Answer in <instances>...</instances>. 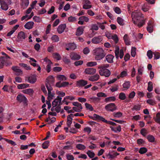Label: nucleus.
Returning <instances> with one entry per match:
<instances>
[{"label":"nucleus","mask_w":160,"mask_h":160,"mask_svg":"<svg viewBox=\"0 0 160 160\" xmlns=\"http://www.w3.org/2000/svg\"><path fill=\"white\" fill-rule=\"evenodd\" d=\"M90 118L94 120H99L105 122L106 119L102 116L96 114H94L92 116H90Z\"/></svg>","instance_id":"10"},{"label":"nucleus","mask_w":160,"mask_h":160,"mask_svg":"<svg viewBox=\"0 0 160 160\" xmlns=\"http://www.w3.org/2000/svg\"><path fill=\"white\" fill-rule=\"evenodd\" d=\"M2 54L3 56L0 58V61L2 64V65H0V68H2L4 65L9 66L12 64V63L8 60V59L10 58V57L4 52H2Z\"/></svg>","instance_id":"3"},{"label":"nucleus","mask_w":160,"mask_h":160,"mask_svg":"<svg viewBox=\"0 0 160 160\" xmlns=\"http://www.w3.org/2000/svg\"><path fill=\"white\" fill-rule=\"evenodd\" d=\"M153 89V84L151 82H148V87L147 88L148 90L150 92L152 91Z\"/></svg>","instance_id":"48"},{"label":"nucleus","mask_w":160,"mask_h":160,"mask_svg":"<svg viewBox=\"0 0 160 160\" xmlns=\"http://www.w3.org/2000/svg\"><path fill=\"white\" fill-rule=\"evenodd\" d=\"M62 98L58 97V98L55 99L52 102V106L53 107H55L57 105H59L61 102Z\"/></svg>","instance_id":"25"},{"label":"nucleus","mask_w":160,"mask_h":160,"mask_svg":"<svg viewBox=\"0 0 160 160\" xmlns=\"http://www.w3.org/2000/svg\"><path fill=\"white\" fill-rule=\"evenodd\" d=\"M66 156L68 160H74V158L73 156L71 154H67Z\"/></svg>","instance_id":"64"},{"label":"nucleus","mask_w":160,"mask_h":160,"mask_svg":"<svg viewBox=\"0 0 160 160\" xmlns=\"http://www.w3.org/2000/svg\"><path fill=\"white\" fill-rule=\"evenodd\" d=\"M33 20L35 22H40L42 21L41 18L39 17L35 16L33 18Z\"/></svg>","instance_id":"59"},{"label":"nucleus","mask_w":160,"mask_h":160,"mask_svg":"<svg viewBox=\"0 0 160 160\" xmlns=\"http://www.w3.org/2000/svg\"><path fill=\"white\" fill-rule=\"evenodd\" d=\"M51 39L53 42H56L59 41V38L57 35H53L51 37Z\"/></svg>","instance_id":"45"},{"label":"nucleus","mask_w":160,"mask_h":160,"mask_svg":"<svg viewBox=\"0 0 160 160\" xmlns=\"http://www.w3.org/2000/svg\"><path fill=\"white\" fill-rule=\"evenodd\" d=\"M19 65L22 67L24 68L26 70H29L31 69L30 67L29 66H28L27 64L23 63H20Z\"/></svg>","instance_id":"43"},{"label":"nucleus","mask_w":160,"mask_h":160,"mask_svg":"<svg viewBox=\"0 0 160 160\" xmlns=\"http://www.w3.org/2000/svg\"><path fill=\"white\" fill-rule=\"evenodd\" d=\"M130 82H126L123 84V86L125 89H127L129 88L130 87Z\"/></svg>","instance_id":"54"},{"label":"nucleus","mask_w":160,"mask_h":160,"mask_svg":"<svg viewBox=\"0 0 160 160\" xmlns=\"http://www.w3.org/2000/svg\"><path fill=\"white\" fill-rule=\"evenodd\" d=\"M118 23L120 25L122 26L124 25V20L120 17H118L117 19Z\"/></svg>","instance_id":"44"},{"label":"nucleus","mask_w":160,"mask_h":160,"mask_svg":"<svg viewBox=\"0 0 160 160\" xmlns=\"http://www.w3.org/2000/svg\"><path fill=\"white\" fill-rule=\"evenodd\" d=\"M57 78L58 80L60 81H65L67 79V78L63 75L59 74L57 76Z\"/></svg>","instance_id":"40"},{"label":"nucleus","mask_w":160,"mask_h":160,"mask_svg":"<svg viewBox=\"0 0 160 160\" xmlns=\"http://www.w3.org/2000/svg\"><path fill=\"white\" fill-rule=\"evenodd\" d=\"M102 40V36H99L93 38L92 40V42L94 44H98L101 42Z\"/></svg>","instance_id":"15"},{"label":"nucleus","mask_w":160,"mask_h":160,"mask_svg":"<svg viewBox=\"0 0 160 160\" xmlns=\"http://www.w3.org/2000/svg\"><path fill=\"white\" fill-rule=\"evenodd\" d=\"M110 128H111V129L112 131H114L115 132H120L121 130V126L119 125L117 127L111 126H110Z\"/></svg>","instance_id":"32"},{"label":"nucleus","mask_w":160,"mask_h":160,"mask_svg":"<svg viewBox=\"0 0 160 160\" xmlns=\"http://www.w3.org/2000/svg\"><path fill=\"white\" fill-rule=\"evenodd\" d=\"M97 65V63L96 62H90L87 63L86 65L88 67H93L96 66Z\"/></svg>","instance_id":"52"},{"label":"nucleus","mask_w":160,"mask_h":160,"mask_svg":"<svg viewBox=\"0 0 160 160\" xmlns=\"http://www.w3.org/2000/svg\"><path fill=\"white\" fill-rule=\"evenodd\" d=\"M122 114L120 112H114L113 113V116L116 118H120L122 116Z\"/></svg>","instance_id":"60"},{"label":"nucleus","mask_w":160,"mask_h":160,"mask_svg":"<svg viewBox=\"0 0 160 160\" xmlns=\"http://www.w3.org/2000/svg\"><path fill=\"white\" fill-rule=\"evenodd\" d=\"M29 4V2L28 0H22L21 3V5L23 9H24L28 6Z\"/></svg>","instance_id":"34"},{"label":"nucleus","mask_w":160,"mask_h":160,"mask_svg":"<svg viewBox=\"0 0 160 160\" xmlns=\"http://www.w3.org/2000/svg\"><path fill=\"white\" fill-rule=\"evenodd\" d=\"M16 99L17 101L20 102H23L24 104L27 105V99L26 97L22 94H18L17 97Z\"/></svg>","instance_id":"6"},{"label":"nucleus","mask_w":160,"mask_h":160,"mask_svg":"<svg viewBox=\"0 0 160 160\" xmlns=\"http://www.w3.org/2000/svg\"><path fill=\"white\" fill-rule=\"evenodd\" d=\"M72 105L75 106V107H76L79 109H82L81 104L78 102H72Z\"/></svg>","instance_id":"49"},{"label":"nucleus","mask_w":160,"mask_h":160,"mask_svg":"<svg viewBox=\"0 0 160 160\" xmlns=\"http://www.w3.org/2000/svg\"><path fill=\"white\" fill-rule=\"evenodd\" d=\"M137 143L139 145H143L145 143V142L142 139H139L137 140Z\"/></svg>","instance_id":"57"},{"label":"nucleus","mask_w":160,"mask_h":160,"mask_svg":"<svg viewBox=\"0 0 160 160\" xmlns=\"http://www.w3.org/2000/svg\"><path fill=\"white\" fill-rule=\"evenodd\" d=\"M12 69L15 72V74L18 75H22L23 74V72L17 66H13L12 68Z\"/></svg>","instance_id":"12"},{"label":"nucleus","mask_w":160,"mask_h":160,"mask_svg":"<svg viewBox=\"0 0 160 160\" xmlns=\"http://www.w3.org/2000/svg\"><path fill=\"white\" fill-rule=\"evenodd\" d=\"M105 109L107 111L112 112L116 109V107L114 103H111L106 105Z\"/></svg>","instance_id":"9"},{"label":"nucleus","mask_w":160,"mask_h":160,"mask_svg":"<svg viewBox=\"0 0 160 160\" xmlns=\"http://www.w3.org/2000/svg\"><path fill=\"white\" fill-rule=\"evenodd\" d=\"M79 20H82L83 21H85L86 22H88L89 19L87 17L85 16H83L80 17L79 18Z\"/></svg>","instance_id":"58"},{"label":"nucleus","mask_w":160,"mask_h":160,"mask_svg":"<svg viewBox=\"0 0 160 160\" xmlns=\"http://www.w3.org/2000/svg\"><path fill=\"white\" fill-rule=\"evenodd\" d=\"M70 58L71 59L76 60L79 59L80 58V56L76 53L72 52L70 53Z\"/></svg>","instance_id":"20"},{"label":"nucleus","mask_w":160,"mask_h":160,"mask_svg":"<svg viewBox=\"0 0 160 160\" xmlns=\"http://www.w3.org/2000/svg\"><path fill=\"white\" fill-rule=\"evenodd\" d=\"M54 78L52 76H49L47 79L46 87H47V85L52 87V86L54 84Z\"/></svg>","instance_id":"11"},{"label":"nucleus","mask_w":160,"mask_h":160,"mask_svg":"<svg viewBox=\"0 0 160 160\" xmlns=\"http://www.w3.org/2000/svg\"><path fill=\"white\" fill-rule=\"evenodd\" d=\"M119 98L122 100H124L126 98L125 94L123 92L120 93L119 97Z\"/></svg>","instance_id":"63"},{"label":"nucleus","mask_w":160,"mask_h":160,"mask_svg":"<svg viewBox=\"0 0 160 160\" xmlns=\"http://www.w3.org/2000/svg\"><path fill=\"white\" fill-rule=\"evenodd\" d=\"M115 53L117 58H118L119 57L120 58H122L124 55L123 50L121 49L119 51V47H117L115 51Z\"/></svg>","instance_id":"7"},{"label":"nucleus","mask_w":160,"mask_h":160,"mask_svg":"<svg viewBox=\"0 0 160 160\" xmlns=\"http://www.w3.org/2000/svg\"><path fill=\"white\" fill-rule=\"evenodd\" d=\"M52 56L53 58L57 60H59L61 58V57L59 54L57 52H54L52 54Z\"/></svg>","instance_id":"37"},{"label":"nucleus","mask_w":160,"mask_h":160,"mask_svg":"<svg viewBox=\"0 0 160 160\" xmlns=\"http://www.w3.org/2000/svg\"><path fill=\"white\" fill-rule=\"evenodd\" d=\"M28 82L32 84L35 83L37 80L36 76L35 75H31L26 78Z\"/></svg>","instance_id":"13"},{"label":"nucleus","mask_w":160,"mask_h":160,"mask_svg":"<svg viewBox=\"0 0 160 160\" xmlns=\"http://www.w3.org/2000/svg\"><path fill=\"white\" fill-rule=\"evenodd\" d=\"M67 46L68 48H66V49L67 50H74L76 48V46L75 44L74 43H69L68 44Z\"/></svg>","instance_id":"27"},{"label":"nucleus","mask_w":160,"mask_h":160,"mask_svg":"<svg viewBox=\"0 0 160 160\" xmlns=\"http://www.w3.org/2000/svg\"><path fill=\"white\" fill-rule=\"evenodd\" d=\"M119 155V153L113 151L109 152L107 155V157L108 159H112Z\"/></svg>","instance_id":"19"},{"label":"nucleus","mask_w":160,"mask_h":160,"mask_svg":"<svg viewBox=\"0 0 160 160\" xmlns=\"http://www.w3.org/2000/svg\"><path fill=\"white\" fill-rule=\"evenodd\" d=\"M116 100V98L114 97H110L106 98L105 99V101L106 102L114 101Z\"/></svg>","instance_id":"46"},{"label":"nucleus","mask_w":160,"mask_h":160,"mask_svg":"<svg viewBox=\"0 0 160 160\" xmlns=\"http://www.w3.org/2000/svg\"><path fill=\"white\" fill-rule=\"evenodd\" d=\"M29 59L30 60V61L29 62L31 65L34 67H37L38 66V64L35 63L37 62V61L35 59L31 58H30Z\"/></svg>","instance_id":"39"},{"label":"nucleus","mask_w":160,"mask_h":160,"mask_svg":"<svg viewBox=\"0 0 160 160\" xmlns=\"http://www.w3.org/2000/svg\"><path fill=\"white\" fill-rule=\"evenodd\" d=\"M86 153L88 155V157H89L91 158H93L95 155L94 153L93 152H91L89 150Z\"/></svg>","instance_id":"56"},{"label":"nucleus","mask_w":160,"mask_h":160,"mask_svg":"<svg viewBox=\"0 0 160 160\" xmlns=\"http://www.w3.org/2000/svg\"><path fill=\"white\" fill-rule=\"evenodd\" d=\"M93 54L96 60L102 59L105 56L104 50L101 48H97L93 50Z\"/></svg>","instance_id":"2"},{"label":"nucleus","mask_w":160,"mask_h":160,"mask_svg":"<svg viewBox=\"0 0 160 160\" xmlns=\"http://www.w3.org/2000/svg\"><path fill=\"white\" fill-rule=\"evenodd\" d=\"M29 87V84L24 83L18 84L17 86V88L19 89H22Z\"/></svg>","instance_id":"29"},{"label":"nucleus","mask_w":160,"mask_h":160,"mask_svg":"<svg viewBox=\"0 0 160 160\" xmlns=\"http://www.w3.org/2000/svg\"><path fill=\"white\" fill-rule=\"evenodd\" d=\"M75 99V97L73 96H66L64 98L62 101L63 103H64L66 105H68L69 103V100L70 101H73Z\"/></svg>","instance_id":"18"},{"label":"nucleus","mask_w":160,"mask_h":160,"mask_svg":"<svg viewBox=\"0 0 160 160\" xmlns=\"http://www.w3.org/2000/svg\"><path fill=\"white\" fill-rule=\"evenodd\" d=\"M83 131L84 132L87 133L88 134H89L91 132V129L89 127H87L84 128Z\"/></svg>","instance_id":"50"},{"label":"nucleus","mask_w":160,"mask_h":160,"mask_svg":"<svg viewBox=\"0 0 160 160\" xmlns=\"http://www.w3.org/2000/svg\"><path fill=\"white\" fill-rule=\"evenodd\" d=\"M47 88L48 91V99L50 101L54 98V93L52 91V88L51 86L47 85Z\"/></svg>","instance_id":"4"},{"label":"nucleus","mask_w":160,"mask_h":160,"mask_svg":"<svg viewBox=\"0 0 160 160\" xmlns=\"http://www.w3.org/2000/svg\"><path fill=\"white\" fill-rule=\"evenodd\" d=\"M99 99L97 97H92L90 98V101L93 102H98Z\"/></svg>","instance_id":"61"},{"label":"nucleus","mask_w":160,"mask_h":160,"mask_svg":"<svg viewBox=\"0 0 160 160\" xmlns=\"http://www.w3.org/2000/svg\"><path fill=\"white\" fill-rule=\"evenodd\" d=\"M66 26L65 24H62L59 26L57 29V31L58 32L59 34H61L62 33L65 28Z\"/></svg>","instance_id":"23"},{"label":"nucleus","mask_w":160,"mask_h":160,"mask_svg":"<svg viewBox=\"0 0 160 160\" xmlns=\"http://www.w3.org/2000/svg\"><path fill=\"white\" fill-rule=\"evenodd\" d=\"M114 57V56L111 54H108L106 56V59L107 61L110 63L113 62V59Z\"/></svg>","instance_id":"31"},{"label":"nucleus","mask_w":160,"mask_h":160,"mask_svg":"<svg viewBox=\"0 0 160 160\" xmlns=\"http://www.w3.org/2000/svg\"><path fill=\"white\" fill-rule=\"evenodd\" d=\"M123 39L126 45H130V42L129 41V38L127 34H125L123 37Z\"/></svg>","instance_id":"38"},{"label":"nucleus","mask_w":160,"mask_h":160,"mask_svg":"<svg viewBox=\"0 0 160 160\" xmlns=\"http://www.w3.org/2000/svg\"><path fill=\"white\" fill-rule=\"evenodd\" d=\"M155 121L157 123L160 124V113H158L156 115Z\"/></svg>","instance_id":"62"},{"label":"nucleus","mask_w":160,"mask_h":160,"mask_svg":"<svg viewBox=\"0 0 160 160\" xmlns=\"http://www.w3.org/2000/svg\"><path fill=\"white\" fill-rule=\"evenodd\" d=\"M99 73L101 76H104L106 77H109L111 74L110 71L106 68H102L99 71Z\"/></svg>","instance_id":"5"},{"label":"nucleus","mask_w":160,"mask_h":160,"mask_svg":"<svg viewBox=\"0 0 160 160\" xmlns=\"http://www.w3.org/2000/svg\"><path fill=\"white\" fill-rule=\"evenodd\" d=\"M87 84V82L86 81L81 80L78 81L77 82V85L78 86H84Z\"/></svg>","instance_id":"35"},{"label":"nucleus","mask_w":160,"mask_h":160,"mask_svg":"<svg viewBox=\"0 0 160 160\" xmlns=\"http://www.w3.org/2000/svg\"><path fill=\"white\" fill-rule=\"evenodd\" d=\"M34 24V23L33 22H29L25 24L24 27L26 29H30L33 27Z\"/></svg>","instance_id":"26"},{"label":"nucleus","mask_w":160,"mask_h":160,"mask_svg":"<svg viewBox=\"0 0 160 160\" xmlns=\"http://www.w3.org/2000/svg\"><path fill=\"white\" fill-rule=\"evenodd\" d=\"M147 151V148L145 147H143L140 148L139 152L141 154H143L146 152Z\"/></svg>","instance_id":"51"},{"label":"nucleus","mask_w":160,"mask_h":160,"mask_svg":"<svg viewBox=\"0 0 160 160\" xmlns=\"http://www.w3.org/2000/svg\"><path fill=\"white\" fill-rule=\"evenodd\" d=\"M0 3L1 5V8L3 10L6 11L8 8V5L6 3L3 1H0Z\"/></svg>","instance_id":"24"},{"label":"nucleus","mask_w":160,"mask_h":160,"mask_svg":"<svg viewBox=\"0 0 160 160\" xmlns=\"http://www.w3.org/2000/svg\"><path fill=\"white\" fill-rule=\"evenodd\" d=\"M99 75L96 74L93 76L90 77L89 80L90 81L92 82L97 81L99 79Z\"/></svg>","instance_id":"36"},{"label":"nucleus","mask_w":160,"mask_h":160,"mask_svg":"<svg viewBox=\"0 0 160 160\" xmlns=\"http://www.w3.org/2000/svg\"><path fill=\"white\" fill-rule=\"evenodd\" d=\"M147 138L148 141L150 142H154L155 139L154 137L152 135H148L147 136Z\"/></svg>","instance_id":"53"},{"label":"nucleus","mask_w":160,"mask_h":160,"mask_svg":"<svg viewBox=\"0 0 160 160\" xmlns=\"http://www.w3.org/2000/svg\"><path fill=\"white\" fill-rule=\"evenodd\" d=\"M92 6L91 5V2L89 0H84L83 5V8L86 9H89L91 8Z\"/></svg>","instance_id":"14"},{"label":"nucleus","mask_w":160,"mask_h":160,"mask_svg":"<svg viewBox=\"0 0 160 160\" xmlns=\"http://www.w3.org/2000/svg\"><path fill=\"white\" fill-rule=\"evenodd\" d=\"M85 105L86 109L90 111H93L94 108L91 105L87 103L85 104Z\"/></svg>","instance_id":"41"},{"label":"nucleus","mask_w":160,"mask_h":160,"mask_svg":"<svg viewBox=\"0 0 160 160\" xmlns=\"http://www.w3.org/2000/svg\"><path fill=\"white\" fill-rule=\"evenodd\" d=\"M26 38L25 33L22 32L21 31L19 32L17 36V39L19 41H22Z\"/></svg>","instance_id":"16"},{"label":"nucleus","mask_w":160,"mask_h":160,"mask_svg":"<svg viewBox=\"0 0 160 160\" xmlns=\"http://www.w3.org/2000/svg\"><path fill=\"white\" fill-rule=\"evenodd\" d=\"M140 13L139 12L134 11L132 14V18L133 23L139 28L142 27L145 24L146 20H141L140 16Z\"/></svg>","instance_id":"1"},{"label":"nucleus","mask_w":160,"mask_h":160,"mask_svg":"<svg viewBox=\"0 0 160 160\" xmlns=\"http://www.w3.org/2000/svg\"><path fill=\"white\" fill-rule=\"evenodd\" d=\"M73 117V114H71L67 116V124L68 127H70L71 124L72 123V118Z\"/></svg>","instance_id":"22"},{"label":"nucleus","mask_w":160,"mask_h":160,"mask_svg":"<svg viewBox=\"0 0 160 160\" xmlns=\"http://www.w3.org/2000/svg\"><path fill=\"white\" fill-rule=\"evenodd\" d=\"M22 92L24 93L32 95L33 94L34 91L32 89L29 88L22 90Z\"/></svg>","instance_id":"33"},{"label":"nucleus","mask_w":160,"mask_h":160,"mask_svg":"<svg viewBox=\"0 0 160 160\" xmlns=\"http://www.w3.org/2000/svg\"><path fill=\"white\" fill-rule=\"evenodd\" d=\"M76 148L78 149L81 150H83L86 148V147L84 145L81 144H77L76 146Z\"/></svg>","instance_id":"42"},{"label":"nucleus","mask_w":160,"mask_h":160,"mask_svg":"<svg viewBox=\"0 0 160 160\" xmlns=\"http://www.w3.org/2000/svg\"><path fill=\"white\" fill-rule=\"evenodd\" d=\"M127 70H125L121 72L120 74L117 76L118 79H119L120 78H123L128 75Z\"/></svg>","instance_id":"28"},{"label":"nucleus","mask_w":160,"mask_h":160,"mask_svg":"<svg viewBox=\"0 0 160 160\" xmlns=\"http://www.w3.org/2000/svg\"><path fill=\"white\" fill-rule=\"evenodd\" d=\"M56 118L49 116L45 120L46 122H48V123H51L54 122L56 121Z\"/></svg>","instance_id":"30"},{"label":"nucleus","mask_w":160,"mask_h":160,"mask_svg":"<svg viewBox=\"0 0 160 160\" xmlns=\"http://www.w3.org/2000/svg\"><path fill=\"white\" fill-rule=\"evenodd\" d=\"M154 21L152 19H150L148 23L147 27V31L149 33L152 32L153 31Z\"/></svg>","instance_id":"8"},{"label":"nucleus","mask_w":160,"mask_h":160,"mask_svg":"<svg viewBox=\"0 0 160 160\" xmlns=\"http://www.w3.org/2000/svg\"><path fill=\"white\" fill-rule=\"evenodd\" d=\"M96 70L93 68H88L85 69V73L88 74L92 75L96 73Z\"/></svg>","instance_id":"17"},{"label":"nucleus","mask_w":160,"mask_h":160,"mask_svg":"<svg viewBox=\"0 0 160 160\" xmlns=\"http://www.w3.org/2000/svg\"><path fill=\"white\" fill-rule=\"evenodd\" d=\"M49 145V142L47 141L45 142L42 144V148L44 149L47 148Z\"/></svg>","instance_id":"55"},{"label":"nucleus","mask_w":160,"mask_h":160,"mask_svg":"<svg viewBox=\"0 0 160 160\" xmlns=\"http://www.w3.org/2000/svg\"><path fill=\"white\" fill-rule=\"evenodd\" d=\"M147 103L151 105L154 106L156 104V102L155 100L149 99L146 101Z\"/></svg>","instance_id":"47"},{"label":"nucleus","mask_w":160,"mask_h":160,"mask_svg":"<svg viewBox=\"0 0 160 160\" xmlns=\"http://www.w3.org/2000/svg\"><path fill=\"white\" fill-rule=\"evenodd\" d=\"M84 27H85L83 26L79 27L77 29L76 35L78 36L82 35L83 33Z\"/></svg>","instance_id":"21"}]
</instances>
